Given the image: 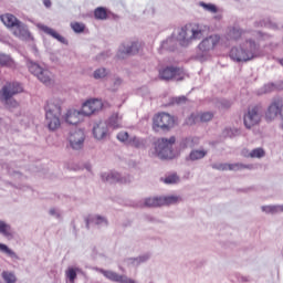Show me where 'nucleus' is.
<instances>
[{
  "mask_svg": "<svg viewBox=\"0 0 283 283\" xmlns=\"http://www.w3.org/2000/svg\"><path fill=\"white\" fill-rule=\"evenodd\" d=\"M36 28H39V30H42V32H44L45 34H49V36L56 39V41H60V43H65V38L59 34V32H56L54 29L41 23H38Z\"/></svg>",
  "mask_w": 283,
  "mask_h": 283,
  "instance_id": "21",
  "label": "nucleus"
},
{
  "mask_svg": "<svg viewBox=\"0 0 283 283\" xmlns=\"http://www.w3.org/2000/svg\"><path fill=\"white\" fill-rule=\"evenodd\" d=\"M78 273V268H67V270L65 271V277L66 281H69L70 283H74L76 280V275Z\"/></svg>",
  "mask_w": 283,
  "mask_h": 283,
  "instance_id": "33",
  "label": "nucleus"
},
{
  "mask_svg": "<svg viewBox=\"0 0 283 283\" xmlns=\"http://www.w3.org/2000/svg\"><path fill=\"white\" fill-rule=\"evenodd\" d=\"M283 212V205H281V213Z\"/></svg>",
  "mask_w": 283,
  "mask_h": 283,
  "instance_id": "52",
  "label": "nucleus"
},
{
  "mask_svg": "<svg viewBox=\"0 0 283 283\" xmlns=\"http://www.w3.org/2000/svg\"><path fill=\"white\" fill-rule=\"evenodd\" d=\"M226 132H228V136H230V137L238 136V134H240V130L232 129V128L226 129Z\"/></svg>",
  "mask_w": 283,
  "mask_h": 283,
  "instance_id": "47",
  "label": "nucleus"
},
{
  "mask_svg": "<svg viewBox=\"0 0 283 283\" xmlns=\"http://www.w3.org/2000/svg\"><path fill=\"white\" fill-rule=\"evenodd\" d=\"M161 182H165V185H178V182H180V177L174 172L166 176L165 178H161Z\"/></svg>",
  "mask_w": 283,
  "mask_h": 283,
  "instance_id": "36",
  "label": "nucleus"
},
{
  "mask_svg": "<svg viewBox=\"0 0 283 283\" xmlns=\"http://www.w3.org/2000/svg\"><path fill=\"white\" fill-rule=\"evenodd\" d=\"M261 120L262 114L260 113V108L255 106L249 108L247 113L243 115V123L247 129H251L252 127H255V125H260Z\"/></svg>",
  "mask_w": 283,
  "mask_h": 283,
  "instance_id": "13",
  "label": "nucleus"
},
{
  "mask_svg": "<svg viewBox=\"0 0 283 283\" xmlns=\"http://www.w3.org/2000/svg\"><path fill=\"white\" fill-rule=\"evenodd\" d=\"M0 235H3L7 240L14 239V231L12 230V227L3 220H0Z\"/></svg>",
  "mask_w": 283,
  "mask_h": 283,
  "instance_id": "22",
  "label": "nucleus"
},
{
  "mask_svg": "<svg viewBox=\"0 0 283 283\" xmlns=\"http://www.w3.org/2000/svg\"><path fill=\"white\" fill-rule=\"evenodd\" d=\"M205 156H207V150L205 149H195L192 151H190L188 160H202V158H205Z\"/></svg>",
  "mask_w": 283,
  "mask_h": 283,
  "instance_id": "28",
  "label": "nucleus"
},
{
  "mask_svg": "<svg viewBox=\"0 0 283 283\" xmlns=\"http://www.w3.org/2000/svg\"><path fill=\"white\" fill-rule=\"evenodd\" d=\"M63 119L69 125H78L80 123H83V120H85V115L83 114L82 109L70 108L63 115Z\"/></svg>",
  "mask_w": 283,
  "mask_h": 283,
  "instance_id": "17",
  "label": "nucleus"
},
{
  "mask_svg": "<svg viewBox=\"0 0 283 283\" xmlns=\"http://www.w3.org/2000/svg\"><path fill=\"white\" fill-rule=\"evenodd\" d=\"M198 145V138L188 137L184 140V147H196Z\"/></svg>",
  "mask_w": 283,
  "mask_h": 283,
  "instance_id": "44",
  "label": "nucleus"
},
{
  "mask_svg": "<svg viewBox=\"0 0 283 283\" xmlns=\"http://www.w3.org/2000/svg\"><path fill=\"white\" fill-rule=\"evenodd\" d=\"M174 145H176V137L160 138L155 143V149L151 156H157L161 160H171L176 158V151H174Z\"/></svg>",
  "mask_w": 283,
  "mask_h": 283,
  "instance_id": "4",
  "label": "nucleus"
},
{
  "mask_svg": "<svg viewBox=\"0 0 283 283\" xmlns=\"http://www.w3.org/2000/svg\"><path fill=\"white\" fill-rule=\"evenodd\" d=\"M1 21L7 28H13V34L14 36H18V39L28 40L31 38L28 27L19 21L13 14L6 13L1 15Z\"/></svg>",
  "mask_w": 283,
  "mask_h": 283,
  "instance_id": "7",
  "label": "nucleus"
},
{
  "mask_svg": "<svg viewBox=\"0 0 283 283\" xmlns=\"http://www.w3.org/2000/svg\"><path fill=\"white\" fill-rule=\"evenodd\" d=\"M281 65H283V60H281Z\"/></svg>",
  "mask_w": 283,
  "mask_h": 283,
  "instance_id": "53",
  "label": "nucleus"
},
{
  "mask_svg": "<svg viewBox=\"0 0 283 283\" xmlns=\"http://www.w3.org/2000/svg\"><path fill=\"white\" fill-rule=\"evenodd\" d=\"M223 107H231V102H227L226 104H223Z\"/></svg>",
  "mask_w": 283,
  "mask_h": 283,
  "instance_id": "51",
  "label": "nucleus"
},
{
  "mask_svg": "<svg viewBox=\"0 0 283 283\" xmlns=\"http://www.w3.org/2000/svg\"><path fill=\"white\" fill-rule=\"evenodd\" d=\"M93 138L98 142L107 140L112 136L109 124L107 122H97L93 125Z\"/></svg>",
  "mask_w": 283,
  "mask_h": 283,
  "instance_id": "14",
  "label": "nucleus"
},
{
  "mask_svg": "<svg viewBox=\"0 0 283 283\" xmlns=\"http://www.w3.org/2000/svg\"><path fill=\"white\" fill-rule=\"evenodd\" d=\"M212 169H218V171H242V169H253V165L244 164H213Z\"/></svg>",
  "mask_w": 283,
  "mask_h": 283,
  "instance_id": "18",
  "label": "nucleus"
},
{
  "mask_svg": "<svg viewBox=\"0 0 283 283\" xmlns=\"http://www.w3.org/2000/svg\"><path fill=\"white\" fill-rule=\"evenodd\" d=\"M128 145H130V147H136L137 149H140V147H145V139L133 136L129 138Z\"/></svg>",
  "mask_w": 283,
  "mask_h": 283,
  "instance_id": "38",
  "label": "nucleus"
},
{
  "mask_svg": "<svg viewBox=\"0 0 283 283\" xmlns=\"http://www.w3.org/2000/svg\"><path fill=\"white\" fill-rule=\"evenodd\" d=\"M198 6L205 10V12H210V14H217L218 7L213 3L199 2Z\"/></svg>",
  "mask_w": 283,
  "mask_h": 283,
  "instance_id": "35",
  "label": "nucleus"
},
{
  "mask_svg": "<svg viewBox=\"0 0 283 283\" xmlns=\"http://www.w3.org/2000/svg\"><path fill=\"white\" fill-rule=\"evenodd\" d=\"M0 65L2 67H14V60L10 55L0 52Z\"/></svg>",
  "mask_w": 283,
  "mask_h": 283,
  "instance_id": "29",
  "label": "nucleus"
},
{
  "mask_svg": "<svg viewBox=\"0 0 283 283\" xmlns=\"http://www.w3.org/2000/svg\"><path fill=\"white\" fill-rule=\"evenodd\" d=\"M271 28V23H266L264 21L256 22V28Z\"/></svg>",
  "mask_w": 283,
  "mask_h": 283,
  "instance_id": "49",
  "label": "nucleus"
},
{
  "mask_svg": "<svg viewBox=\"0 0 283 283\" xmlns=\"http://www.w3.org/2000/svg\"><path fill=\"white\" fill-rule=\"evenodd\" d=\"M159 77L163 81H182L185 78V71L182 69L167 66L159 71Z\"/></svg>",
  "mask_w": 283,
  "mask_h": 283,
  "instance_id": "11",
  "label": "nucleus"
},
{
  "mask_svg": "<svg viewBox=\"0 0 283 283\" xmlns=\"http://www.w3.org/2000/svg\"><path fill=\"white\" fill-rule=\"evenodd\" d=\"M228 38L242 42L247 41V39H263L264 35L260 31H244L239 27H230L228 29Z\"/></svg>",
  "mask_w": 283,
  "mask_h": 283,
  "instance_id": "8",
  "label": "nucleus"
},
{
  "mask_svg": "<svg viewBox=\"0 0 283 283\" xmlns=\"http://www.w3.org/2000/svg\"><path fill=\"white\" fill-rule=\"evenodd\" d=\"M82 113L84 117L94 116V114H98L101 109H103V99L91 98L85 101L82 104Z\"/></svg>",
  "mask_w": 283,
  "mask_h": 283,
  "instance_id": "12",
  "label": "nucleus"
},
{
  "mask_svg": "<svg viewBox=\"0 0 283 283\" xmlns=\"http://www.w3.org/2000/svg\"><path fill=\"white\" fill-rule=\"evenodd\" d=\"M145 207H163V201L160 197H150L145 199Z\"/></svg>",
  "mask_w": 283,
  "mask_h": 283,
  "instance_id": "34",
  "label": "nucleus"
},
{
  "mask_svg": "<svg viewBox=\"0 0 283 283\" xmlns=\"http://www.w3.org/2000/svg\"><path fill=\"white\" fill-rule=\"evenodd\" d=\"M1 276L6 283H17V275L13 272L3 271Z\"/></svg>",
  "mask_w": 283,
  "mask_h": 283,
  "instance_id": "40",
  "label": "nucleus"
},
{
  "mask_svg": "<svg viewBox=\"0 0 283 283\" xmlns=\"http://www.w3.org/2000/svg\"><path fill=\"white\" fill-rule=\"evenodd\" d=\"M67 143L71 149H83V145H85V132L83 129H75L69 134Z\"/></svg>",
  "mask_w": 283,
  "mask_h": 283,
  "instance_id": "15",
  "label": "nucleus"
},
{
  "mask_svg": "<svg viewBox=\"0 0 283 283\" xmlns=\"http://www.w3.org/2000/svg\"><path fill=\"white\" fill-rule=\"evenodd\" d=\"M277 116L281 118V126L283 129V103L280 98L273 99L265 113V118L268 120H275Z\"/></svg>",
  "mask_w": 283,
  "mask_h": 283,
  "instance_id": "10",
  "label": "nucleus"
},
{
  "mask_svg": "<svg viewBox=\"0 0 283 283\" xmlns=\"http://www.w3.org/2000/svg\"><path fill=\"white\" fill-rule=\"evenodd\" d=\"M50 216H54L55 218H59L61 213L56 210V208H51L49 210Z\"/></svg>",
  "mask_w": 283,
  "mask_h": 283,
  "instance_id": "48",
  "label": "nucleus"
},
{
  "mask_svg": "<svg viewBox=\"0 0 283 283\" xmlns=\"http://www.w3.org/2000/svg\"><path fill=\"white\" fill-rule=\"evenodd\" d=\"M207 27L200 23H190L177 30L172 38H168L161 43L163 50H174L177 41L182 48H187L192 41H200L205 36Z\"/></svg>",
  "mask_w": 283,
  "mask_h": 283,
  "instance_id": "1",
  "label": "nucleus"
},
{
  "mask_svg": "<svg viewBox=\"0 0 283 283\" xmlns=\"http://www.w3.org/2000/svg\"><path fill=\"white\" fill-rule=\"evenodd\" d=\"M132 137H129V133L128 132H120L117 134V140H119L120 143H126V145L129 144V139Z\"/></svg>",
  "mask_w": 283,
  "mask_h": 283,
  "instance_id": "42",
  "label": "nucleus"
},
{
  "mask_svg": "<svg viewBox=\"0 0 283 283\" xmlns=\"http://www.w3.org/2000/svg\"><path fill=\"white\" fill-rule=\"evenodd\" d=\"M94 14H95V19H99L102 21L107 19V11L103 7L95 9Z\"/></svg>",
  "mask_w": 283,
  "mask_h": 283,
  "instance_id": "41",
  "label": "nucleus"
},
{
  "mask_svg": "<svg viewBox=\"0 0 283 283\" xmlns=\"http://www.w3.org/2000/svg\"><path fill=\"white\" fill-rule=\"evenodd\" d=\"M260 54V45L255 43V38L245 39L231 48L229 56L235 63H247Z\"/></svg>",
  "mask_w": 283,
  "mask_h": 283,
  "instance_id": "2",
  "label": "nucleus"
},
{
  "mask_svg": "<svg viewBox=\"0 0 283 283\" xmlns=\"http://www.w3.org/2000/svg\"><path fill=\"white\" fill-rule=\"evenodd\" d=\"M45 8H50L52 6V2L50 0H44Z\"/></svg>",
  "mask_w": 283,
  "mask_h": 283,
  "instance_id": "50",
  "label": "nucleus"
},
{
  "mask_svg": "<svg viewBox=\"0 0 283 283\" xmlns=\"http://www.w3.org/2000/svg\"><path fill=\"white\" fill-rule=\"evenodd\" d=\"M161 198V207H164V205H178V202H180V197L179 196H165V197H160Z\"/></svg>",
  "mask_w": 283,
  "mask_h": 283,
  "instance_id": "32",
  "label": "nucleus"
},
{
  "mask_svg": "<svg viewBox=\"0 0 283 283\" xmlns=\"http://www.w3.org/2000/svg\"><path fill=\"white\" fill-rule=\"evenodd\" d=\"M29 72L36 76L41 83H44V85H50L52 83V72L48 69L41 67L38 63L29 62L28 63Z\"/></svg>",
  "mask_w": 283,
  "mask_h": 283,
  "instance_id": "9",
  "label": "nucleus"
},
{
  "mask_svg": "<svg viewBox=\"0 0 283 283\" xmlns=\"http://www.w3.org/2000/svg\"><path fill=\"white\" fill-rule=\"evenodd\" d=\"M261 211L263 213H282V205H270V206H262Z\"/></svg>",
  "mask_w": 283,
  "mask_h": 283,
  "instance_id": "30",
  "label": "nucleus"
},
{
  "mask_svg": "<svg viewBox=\"0 0 283 283\" xmlns=\"http://www.w3.org/2000/svg\"><path fill=\"white\" fill-rule=\"evenodd\" d=\"M190 118H193V115H191V117Z\"/></svg>",
  "mask_w": 283,
  "mask_h": 283,
  "instance_id": "55",
  "label": "nucleus"
},
{
  "mask_svg": "<svg viewBox=\"0 0 283 283\" xmlns=\"http://www.w3.org/2000/svg\"><path fill=\"white\" fill-rule=\"evenodd\" d=\"M71 28L74 32H76L77 34H81V32H84L85 30V24L74 22V23H71Z\"/></svg>",
  "mask_w": 283,
  "mask_h": 283,
  "instance_id": "43",
  "label": "nucleus"
},
{
  "mask_svg": "<svg viewBox=\"0 0 283 283\" xmlns=\"http://www.w3.org/2000/svg\"><path fill=\"white\" fill-rule=\"evenodd\" d=\"M106 76H109V71L105 67L96 69L93 72V78H95V81H103Z\"/></svg>",
  "mask_w": 283,
  "mask_h": 283,
  "instance_id": "31",
  "label": "nucleus"
},
{
  "mask_svg": "<svg viewBox=\"0 0 283 283\" xmlns=\"http://www.w3.org/2000/svg\"><path fill=\"white\" fill-rule=\"evenodd\" d=\"M218 43H220V35L218 34H212L203 39L198 45V61H209L211 59V52L216 50Z\"/></svg>",
  "mask_w": 283,
  "mask_h": 283,
  "instance_id": "6",
  "label": "nucleus"
},
{
  "mask_svg": "<svg viewBox=\"0 0 283 283\" xmlns=\"http://www.w3.org/2000/svg\"><path fill=\"white\" fill-rule=\"evenodd\" d=\"M61 99H51L45 106V125L50 132H56L61 127Z\"/></svg>",
  "mask_w": 283,
  "mask_h": 283,
  "instance_id": "3",
  "label": "nucleus"
},
{
  "mask_svg": "<svg viewBox=\"0 0 283 283\" xmlns=\"http://www.w3.org/2000/svg\"><path fill=\"white\" fill-rule=\"evenodd\" d=\"M185 101H187L186 96H179V97H174L172 98V103H175L177 105H181V103H185Z\"/></svg>",
  "mask_w": 283,
  "mask_h": 283,
  "instance_id": "45",
  "label": "nucleus"
},
{
  "mask_svg": "<svg viewBox=\"0 0 283 283\" xmlns=\"http://www.w3.org/2000/svg\"><path fill=\"white\" fill-rule=\"evenodd\" d=\"M101 178L104 182H118L120 180V174L117 171L103 172Z\"/></svg>",
  "mask_w": 283,
  "mask_h": 283,
  "instance_id": "25",
  "label": "nucleus"
},
{
  "mask_svg": "<svg viewBox=\"0 0 283 283\" xmlns=\"http://www.w3.org/2000/svg\"><path fill=\"white\" fill-rule=\"evenodd\" d=\"M108 127H112L113 129H120L123 127V115H119L118 113L113 114L108 118Z\"/></svg>",
  "mask_w": 283,
  "mask_h": 283,
  "instance_id": "24",
  "label": "nucleus"
},
{
  "mask_svg": "<svg viewBox=\"0 0 283 283\" xmlns=\"http://www.w3.org/2000/svg\"><path fill=\"white\" fill-rule=\"evenodd\" d=\"M21 92H23V86L18 82L7 83L0 92V101L9 109H12V107H19V102L12 99V96H17V94H21Z\"/></svg>",
  "mask_w": 283,
  "mask_h": 283,
  "instance_id": "5",
  "label": "nucleus"
},
{
  "mask_svg": "<svg viewBox=\"0 0 283 283\" xmlns=\"http://www.w3.org/2000/svg\"><path fill=\"white\" fill-rule=\"evenodd\" d=\"M242 156H244V158H264V149L255 148L251 151L243 150Z\"/></svg>",
  "mask_w": 283,
  "mask_h": 283,
  "instance_id": "26",
  "label": "nucleus"
},
{
  "mask_svg": "<svg viewBox=\"0 0 283 283\" xmlns=\"http://www.w3.org/2000/svg\"><path fill=\"white\" fill-rule=\"evenodd\" d=\"M91 224H96V227H107V218L101 216V214H91L86 219V227L90 229Z\"/></svg>",
  "mask_w": 283,
  "mask_h": 283,
  "instance_id": "20",
  "label": "nucleus"
},
{
  "mask_svg": "<svg viewBox=\"0 0 283 283\" xmlns=\"http://www.w3.org/2000/svg\"><path fill=\"white\" fill-rule=\"evenodd\" d=\"M275 90H283V82L281 84H265L262 88L261 94H269V92H275Z\"/></svg>",
  "mask_w": 283,
  "mask_h": 283,
  "instance_id": "39",
  "label": "nucleus"
},
{
  "mask_svg": "<svg viewBox=\"0 0 283 283\" xmlns=\"http://www.w3.org/2000/svg\"><path fill=\"white\" fill-rule=\"evenodd\" d=\"M149 258H150L149 254H143L137 258L126 259L124 262H125L126 266H140V264L147 262L149 260Z\"/></svg>",
  "mask_w": 283,
  "mask_h": 283,
  "instance_id": "23",
  "label": "nucleus"
},
{
  "mask_svg": "<svg viewBox=\"0 0 283 283\" xmlns=\"http://www.w3.org/2000/svg\"><path fill=\"white\" fill-rule=\"evenodd\" d=\"M138 50H140L138 42L124 43L119 46L118 56L125 59L132 54H138Z\"/></svg>",
  "mask_w": 283,
  "mask_h": 283,
  "instance_id": "19",
  "label": "nucleus"
},
{
  "mask_svg": "<svg viewBox=\"0 0 283 283\" xmlns=\"http://www.w3.org/2000/svg\"><path fill=\"white\" fill-rule=\"evenodd\" d=\"M122 83H123V80H120L119 77H116L113 81V90H118V87H120Z\"/></svg>",
  "mask_w": 283,
  "mask_h": 283,
  "instance_id": "46",
  "label": "nucleus"
},
{
  "mask_svg": "<svg viewBox=\"0 0 283 283\" xmlns=\"http://www.w3.org/2000/svg\"><path fill=\"white\" fill-rule=\"evenodd\" d=\"M175 119L167 113H160L153 119L154 128L160 127V129H171L174 127Z\"/></svg>",
  "mask_w": 283,
  "mask_h": 283,
  "instance_id": "16",
  "label": "nucleus"
},
{
  "mask_svg": "<svg viewBox=\"0 0 283 283\" xmlns=\"http://www.w3.org/2000/svg\"><path fill=\"white\" fill-rule=\"evenodd\" d=\"M272 28H275V24H272Z\"/></svg>",
  "mask_w": 283,
  "mask_h": 283,
  "instance_id": "54",
  "label": "nucleus"
},
{
  "mask_svg": "<svg viewBox=\"0 0 283 283\" xmlns=\"http://www.w3.org/2000/svg\"><path fill=\"white\" fill-rule=\"evenodd\" d=\"M195 118L200 120V123H209V120L213 119V112L199 113Z\"/></svg>",
  "mask_w": 283,
  "mask_h": 283,
  "instance_id": "37",
  "label": "nucleus"
},
{
  "mask_svg": "<svg viewBox=\"0 0 283 283\" xmlns=\"http://www.w3.org/2000/svg\"><path fill=\"white\" fill-rule=\"evenodd\" d=\"M0 253H3L11 260H19V254H17V252L10 249L6 243H0Z\"/></svg>",
  "mask_w": 283,
  "mask_h": 283,
  "instance_id": "27",
  "label": "nucleus"
}]
</instances>
